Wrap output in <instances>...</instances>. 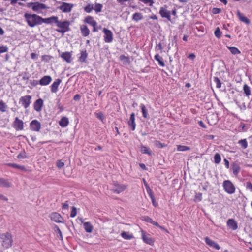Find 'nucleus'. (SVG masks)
Here are the masks:
<instances>
[{
  "mask_svg": "<svg viewBox=\"0 0 252 252\" xmlns=\"http://www.w3.org/2000/svg\"><path fill=\"white\" fill-rule=\"evenodd\" d=\"M104 40L106 43H111L113 40V34L111 30L105 28H103Z\"/></svg>",
  "mask_w": 252,
  "mask_h": 252,
  "instance_id": "f8f14e48",
  "label": "nucleus"
},
{
  "mask_svg": "<svg viewBox=\"0 0 252 252\" xmlns=\"http://www.w3.org/2000/svg\"><path fill=\"white\" fill-rule=\"evenodd\" d=\"M238 144L243 149H246L248 146V143L246 139H241L238 141Z\"/></svg>",
  "mask_w": 252,
  "mask_h": 252,
  "instance_id": "473e14b6",
  "label": "nucleus"
},
{
  "mask_svg": "<svg viewBox=\"0 0 252 252\" xmlns=\"http://www.w3.org/2000/svg\"><path fill=\"white\" fill-rule=\"evenodd\" d=\"M96 118H97L98 119H100L102 121H103V120L104 119L103 114L102 112H101L96 113Z\"/></svg>",
  "mask_w": 252,
  "mask_h": 252,
  "instance_id": "e2e57ef3",
  "label": "nucleus"
},
{
  "mask_svg": "<svg viewBox=\"0 0 252 252\" xmlns=\"http://www.w3.org/2000/svg\"><path fill=\"white\" fill-rule=\"evenodd\" d=\"M114 188L111 189L112 191L117 194H120V193L125 191L127 188V185L124 184H120L117 182H114L113 183Z\"/></svg>",
  "mask_w": 252,
  "mask_h": 252,
  "instance_id": "6e6552de",
  "label": "nucleus"
},
{
  "mask_svg": "<svg viewBox=\"0 0 252 252\" xmlns=\"http://www.w3.org/2000/svg\"><path fill=\"white\" fill-rule=\"evenodd\" d=\"M0 242L3 249H8L11 248L13 243L12 234L8 232L0 233Z\"/></svg>",
  "mask_w": 252,
  "mask_h": 252,
  "instance_id": "f257e3e1",
  "label": "nucleus"
},
{
  "mask_svg": "<svg viewBox=\"0 0 252 252\" xmlns=\"http://www.w3.org/2000/svg\"><path fill=\"white\" fill-rule=\"evenodd\" d=\"M204 240L206 244L213 249H214L216 250H219L220 249L219 245L208 237H206L204 238Z\"/></svg>",
  "mask_w": 252,
  "mask_h": 252,
  "instance_id": "dca6fc26",
  "label": "nucleus"
},
{
  "mask_svg": "<svg viewBox=\"0 0 252 252\" xmlns=\"http://www.w3.org/2000/svg\"><path fill=\"white\" fill-rule=\"evenodd\" d=\"M84 23L88 24L89 25L93 27V32H95L97 31L98 29L96 28L97 23L95 20H94L93 17L91 16H86L84 19Z\"/></svg>",
  "mask_w": 252,
  "mask_h": 252,
  "instance_id": "9b49d317",
  "label": "nucleus"
},
{
  "mask_svg": "<svg viewBox=\"0 0 252 252\" xmlns=\"http://www.w3.org/2000/svg\"><path fill=\"white\" fill-rule=\"evenodd\" d=\"M49 24H52L53 23H55L56 24L57 23L58 20V17L56 16H52L50 17H49Z\"/></svg>",
  "mask_w": 252,
  "mask_h": 252,
  "instance_id": "de8ad7c7",
  "label": "nucleus"
},
{
  "mask_svg": "<svg viewBox=\"0 0 252 252\" xmlns=\"http://www.w3.org/2000/svg\"><path fill=\"white\" fill-rule=\"evenodd\" d=\"M121 237L125 240H131L134 238L133 234L129 232L122 231L121 233Z\"/></svg>",
  "mask_w": 252,
  "mask_h": 252,
  "instance_id": "393cba45",
  "label": "nucleus"
},
{
  "mask_svg": "<svg viewBox=\"0 0 252 252\" xmlns=\"http://www.w3.org/2000/svg\"><path fill=\"white\" fill-rule=\"evenodd\" d=\"M128 125L132 131L135 129L136 123L135 122V114L134 113L130 114L129 120L128 121Z\"/></svg>",
  "mask_w": 252,
  "mask_h": 252,
  "instance_id": "5701e85b",
  "label": "nucleus"
},
{
  "mask_svg": "<svg viewBox=\"0 0 252 252\" xmlns=\"http://www.w3.org/2000/svg\"><path fill=\"white\" fill-rule=\"evenodd\" d=\"M237 16H238L240 21L248 24L250 23V20L249 19L245 16L243 14H241L239 11L237 12Z\"/></svg>",
  "mask_w": 252,
  "mask_h": 252,
  "instance_id": "2f4dec72",
  "label": "nucleus"
},
{
  "mask_svg": "<svg viewBox=\"0 0 252 252\" xmlns=\"http://www.w3.org/2000/svg\"><path fill=\"white\" fill-rule=\"evenodd\" d=\"M159 13L163 18H166L168 21L171 22V12L167 10V6L164 5L160 8Z\"/></svg>",
  "mask_w": 252,
  "mask_h": 252,
  "instance_id": "0eeeda50",
  "label": "nucleus"
},
{
  "mask_svg": "<svg viewBox=\"0 0 252 252\" xmlns=\"http://www.w3.org/2000/svg\"><path fill=\"white\" fill-rule=\"evenodd\" d=\"M80 31L82 36L84 37L88 36L90 34V30L88 27L85 25H82L80 27Z\"/></svg>",
  "mask_w": 252,
  "mask_h": 252,
  "instance_id": "b1692460",
  "label": "nucleus"
},
{
  "mask_svg": "<svg viewBox=\"0 0 252 252\" xmlns=\"http://www.w3.org/2000/svg\"><path fill=\"white\" fill-rule=\"evenodd\" d=\"M55 232L58 234L60 236V238L61 239H63V236H62V232L61 231V230L60 229V228H59V227L57 225L55 226Z\"/></svg>",
  "mask_w": 252,
  "mask_h": 252,
  "instance_id": "bf43d9fd",
  "label": "nucleus"
},
{
  "mask_svg": "<svg viewBox=\"0 0 252 252\" xmlns=\"http://www.w3.org/2000/svg\"><path fill=\"white\" fill-rule=\"evenodd\" d=\"M177 150L178 151L184 152L190 150V148L189 146L178 145H177Z\"/></svg>",
  "mask_w": 252,
  "mask_h": 252,
  "instance_id": "4c0bfd02",
  "label": "nucleus"
},
{
  "mask_svg": "<svg viewBox=\"0 0 252 252\" xmlns=\"http://www.w3.org/2000/svg\"><path fill=\"white\" fill-rule=\"evenodd\" d=\"M224 190L228 194H233L235 191V188L232 183L229 180H225L223 183Z\"/></svg>",
  "mask_w": 252,
  "mask_h": 252,
  "instance_id": "39448f33",
  "label": "nucleus"
},
{
  "mask_svg": "<svg viewBox=\"0 0 252 252\" xmlns=\"http://www.w3.org/2000/svg\"><path fill=\"white\" fill-rule=\"evenodd\" d=\"M246 188L247 189L252 191V184L250 182H246Z\"/></svg>",
  "mask_w": 252,
  "mask_h": 252,
  "instance_id": "0e129e2a",
  "label": "nucleus"
},
{
  "mask_svg": "<svg viewBox=\"0 0 252 252\" xmlns=\"http://www.w3.org/2000/svg\"><path fill=\"white\" fill-rule=\"evenodd\" d=\"M214 34L216 37L218 38H220L221 36V32L220 31V29L219 27H217L215 32H214Z\"/></svg>",
  "mask_w": 252,
  "mask_h": 252,
  "instance_id": "8fccbe9b",
  "label": "nucleus"
},
{
  "mask_svg": "<svg viewBox=\"0 0 252 252\" xmlns=\"http://www.w3.org/2000/svg\"><path fill=\"white\" fill-rule=\"evenodd\" d=\"M146 190H147V193L149 194V196H150L151 199L155 198V197L154 196L153 192L152 190L150 189V188L149 187H148V189L147 188Z\"/></svg>",
  "mask_w": 252,
  "mask_h": 252,
  "instance_id": "680f3d73",
  "label": "nucleus"
},
{
  "mask_svg": "<svg viewBox=\"0 0 252 252\" xmlns=\"http://www.w3.org/2000/svg\"><path fill=\"white\" fill-rule=\"evenodd\" d=\"M60 57L63 59V61H65L68 63H70L72 62V53L69 52H63Z\"/></svg>",
  "mask_w": 252,
  "mask_h": 252,
  "instance_id": "a211bd4d",
  "label": "nucleus"
},
{
  "mask_svg": "<svg viewBox=\"0 0 252 252\" xmlns=\"http://www.w3.org/2000/svg\"><path fill=\"white\" fill-rule=\"evenodd\" d=\"M32 96L26 95L22 96L19 99V103L25 109L28 108L31 103Z\"/></svg>",
  "mask_w": 252,
  "mask_h": 252,
  "instance_id": "1a4fd4ad",
  "label": "nucleus"
},
{
  "mask_svg": "<svg viewBox=\"0 0 252 252\" xmlns=\"http://www.w3.org/2000/svg\"><path fill=\"white\" fill-rule=\"evenodd\" d=\"M141 151L142 153H144V154H147L149 155H151V151H150V150L149 149V148L145 147V146H142L141 148Z\"/></svg>",
  "mask_w": 252,
  "mask_h": 252,
  "instance_id": "37998d69",
  "label": "nucleus"
},
{
  "mask_svg": "<svg viewBox=\"0 0 252 252\" xmlns=\"http://www.w3.org/2000/svg\"><path fill=\"white\" fill-rule=\"evenodd\" d=\"M154 59L158 62V64L160 66H162V67H164L165 66V63H164V62L163 61V59L162 58V57H161L159 54H157L155 57H154Z\"/></svg>",
  "mask_w": 252,
  "mask_h": 252,
  "instance_id": "c756f323",
  "label": "nucleus"
},
{
  "mask_svg": "<svg viewBox=\"0 0 252 252\" xmlns=\"http://www.w3.org/2000/svg\"><path fill=\"white\" fill-rule=\"evenodd\" d=\"M17 158L18 159H24L27 158L26 153L25 152L20 153L17 155Z\"/></svg>",
  "mask_w": 252,
  "mask_h": 252,
  "instance_id": "052dcab7",
  "label": "nucleus"
},
{
  "mask_svg": "<svg viewBox=\"0 0 252 252\" xmlns=\"http://www.w3.org/2000/svg\"><path fill=\"white\" fill-rule=\"evenodd\" d=\"M221 12V10L219 8H214L212 9V13L214 14H217L220 13Z\"/></svg>",
  "mask_w": 252,
  "mask_h": 252,
  "instance_id": "69168bd1",
  "label": "nucleus"
},
{
  "mask_svg": "<svg viewBox=\"0 0 252 252\" xmlns=\"http://www.w3.org/2000/svg\"><path fill=\"white\" fill-rule=\"evenodd\" d=\"M50 219L53 221L57 223H63V218L62 216L57 212H54L50 215Z\"/></svg>",
  "mask_w": 252,
  "mask_h": 252,
  "instance_id": "f3484780",
  "label": "nucleus"
},
{
  "mask_svg": "<svg viewBox=\"0 0 252 252\" xmlns=\"http://www.w3.org/2000/svg\"><path fill=\"white\" fill-rule=\"evenodd\" d=\"M87 13H90L94 9V6L92 4H88L84 8Z\"/></svg>",
  "mask_w": 252,
  "mask_h": 252,
  "instance_id": "a19ab883",
  "label": "nucleus"
},
{
  "mask_svg": "<svg viewBox=\"0 0 252 252\" xmlns=\"http://www.w3.org/2000/svg\"><path fill=\"white\" fill-rule=\"evenodd\" d=\"M40 25H41L42 23L49 24V18H43L41 16H40Z\"/></svg>",
  "mask_w": 252,
  "mask_h": 252,
  "instance_id": "13d9d810",
  "label": "nucleus"
},
{
  "mask_svg": "<svg viewBox=\"0 0 252 252\" xmlns=\"http://www.w3.org/2000/svg\"><path fill=\"white\" fill-rule=\"evenodd\" d=\"M8 108L7 105L2 100H0V111L1 112H6L7 109Z\"/></svg>",
  "mask_w": 252,
  "mask_h": 252,
  "instance_id": "72a5a7b5",
  "label": "nucleus"
},
{
  "mask_svg": "<svg viewBox=\"0 0 252 252\" xmlns=\"http://www.w3.org/2000/svg\"><path fill=\"white\" fill-rule=\"evenodd\" d=\"M102 7V4L100 3H96L95 4L94 7V9L95 10L96 13H99L101 11Z\"/></svg>",
  "mask_w": 252,
  "mask_h": 252,
  "instance_id": "79ce46f5",
  "label": "nucleus"
},
{
  "mask_svg": "<svg viewBox=\"0 0 252 252\" xmlns=\"http://www.w3.org/2000/svg\"><path fill=\"white\" fill-rule=\"evenodd\" d=\"M56 166L59 169H61L64 166V163L61 160L59 159L57 160Z\"/></svg>",
  "mask_w": 252,
  "mask_h": 252,
  "instance_id": "603ef678",
  "label": "nucleus"
},
{
  "mask_svg": "<svg viewBox=\"0 0 252 252\" xmlns=\"http://www.w3.org/2000/svg\"><path fill=\"white\" fill-rule=\"evenodd\" d=\"M40 123L37 120H33L30 123V128L32 131L39 132L41 129Z\"/></svg>",
  "mask_w": 252,
  "mask_h": 252,
  "instance_id": "4468645a",
  "label": "nucleus"
},
{
  "mask_svg": "<svg viewBox=\"0 0 252 252\" xmlns=\"http://www.w3.org/2000/svg\"><path fill=\"white\" fill-rule=\"evenodd\" d=\"M24 16L29 27L33 28L37 25H40V16L36 14L26 13Z\"/></svg>",
  "mask_w": 252,
  "mask_h": 252,
  "instance_id": "f03ea898",
  "label": "nucleus"
},
{
  "mask_svg": "<svg viewBox=\"0 0 252 252\" xmlns=\"http://www.w3.org/2000/svg\"><path fill=\"white\" fill-rule=\"evenodd\" d=\"M240 170L239 165L236 163H234L232 165L233 173L235 175H237Z\"/></svg>",
  "mask_w": 252,
  "mask_h": 252,
  "instance_id": "e433bc0d",
  "label": "nucleus"
},
{
  "mask_svg": "<svg viewBox=\"0 0 252 252\" xmlns=\"http://www.w3.org/2000/svg\"><path fill=\"white\" fill-rule=\"evenodd\" d=\"M24 124L22 120L16 117L13 122L12 126L16 131H21L24 129Z\"/></svg>",
  "mask_w": 252,
  "mask_h": 252,
  "instance_id": "ddd939ff",
  "label": "nucleus"
},
{
  "mask_svg": "<svg viewBox=\"0 0 252 252\" xmlns=\"http://www.w3.org/2000/svg\"><path fill=\"white\" fill-rule=\"evenodd\" d=\"M70 22L68 20L61 21L58 20L56 24L57 26L59 28L56 31L59 33L64 34L65 32L70 31Z\"/></svg>",
  "mask_w": 252,
  "mask_h": 252,
  "instance_id": "20e7f679",
  "label": "nucleus"
},
{
  "mask_svg": "<svg viewBox=\"0 0 252 252\" xmlns=\"http://www.w3.org/2000/svg\"><path fill=\"white\" fill-rule=\"evenodd\" d=\"M226 223L227 227L232 230H236L238 228V223L233 219H228Z\"/></svg>",
  "mask_w": 252,
  "mask_h": 252,
  "instance_id": "412c9836",
  "label": "nucleus"
},
{
  "mask_svg": "<svg viewBox=\"0 0 252 252\" xmlns=\"http://www.w3.org/2000/svg\"><path fill=\"white\" fill-rule=\"evenodd\" d=\"M214 162L216 164H219L221 161V157L219 153H217L214 155Z\"/></svg>",
  "mask_w": 252,
  "mask_h": 252,
  "instance_id": "ea45409f",
  "label": "nucleus"
},
{
  "mask_svg": "<svg viewBox=\"0 0 252 252\" xmlns=\"http://www.w3.org/2000/svg\"><path fill=\"white\" fill-rule=\"evenodd\" d=\"M61 5L58 7V9L61 10L63 13H69L70 12L74 6V5L72 3H66V2H59Z\"/></svg>",
  "mask_w": 252,
  "mask_h": 252,
  "instance_id": "9d476101",
  "label": "nucleus"
},
{
  "mask_svg": "<svg viewBox=\"0 0 252 252\" xmlns=\"http://www.w3.org/2000/svg\"><path fill=\"white\" fill-rule=\"evenodd\" d=\"M143 18V16L141 13L136 12L134 13L132 17V19L136 22H138Z\"/></svg>",
  "mask_w": 252,
  "mask_h": 252,
  "instance_id": "c85d7f7f",
  "label": "nucleus"
},
{
  "mask_svg": "<svg viewBox=\"0 0 252 252\" xmlns=\"http://www.w3.org/2000/svg\"><path fill=\"white\" fill-rule=\"evenodd\" d=\"M68 124V119L66 117H63L59 122V124L62 127H65L67 126Z\"/></svg>",
  "mask_w": 252,
  "mask_h": 252,
  "instance_id": "a878e982",
  "label": "nucleus"
},
{
  "mask_svg": "<svg viewBox=\"0 0 252 252\" xmlns=\"http://www.w3.org/2000/svg\"><path fill=\"white\" fill-rule=\"evenodd\" d=\"M53 58V57L49 55H44L42 56L41 60L42 61H44L45 62H48L50 60H51Z\"/></svg>",
  "mask_w": 252,
  "mask_h": 252,
  "instance_id": "49530a36",
  "label": "nucleus"
},
{
  "mask_svg": "<svg viewBox=\"0 0 252 252\" xmlns=\"http://www.w3.org/2000/svg\"><path fill=\"white\" fill-rule=\"evenodd\" d=\"M202 199V194L200 192L196 193L194 196V201L195 202H200Z\"/></svg>",
  "mask_w": 252,
  "mask_h": 252,
  "instance_id": "c03bdc74",
  "label": "nucleus"
},
{
  "mask_svg": "<svg viewBox=\"0 0 252 252\" xmlns=\"http://www.w3.org/2000/svg\"><path fill=\"white\" fill-rule=\"evenodd\" d=\"M143 220H144L145 221L150 223L151 224H152L153 221V220H152V219H151V218H150L149 217H148L147 216L143 217Z\"/></svg>",
  "mask_w": 252,
  "mask_h": 252,
  "instance_id": "6e6d98bb",
  "label": "nucleus"
},
{
  "mask_svg": "<svg viewBox=\"0 0 252 252\" xmlns=\"http://www.w3.org/2000/svg\"><path fill=\"white\" fill-rule=\"evenodd\" d=\"M213 80L216 84V87L217 88H220L221 87V83L220 79L217 77H214Z\"/></svg>",
  "mask_w": 252,
  "mask_h": 252,
  "instance_id": "a18cd8bd",
  "label": "nucleus"
},
{
  "mask_svg": "<svg viewBox=\"0 0 252 252\" xmlns=\"http://www.w3.org/2000/svg\"><path fill=\"white\" fill-rule=\"evenodd\" d=\"M120 60L121 61L126 62H129V59L128 57H126L124 55H122L120 56Z\"/></svg>",
  "mask_w": 252,
  "mask_h": 252,
  "instance_id": "5fc2aeb1",
  "label": "nucleus"
},
{
  "mask_svg": "<svg viewBox=\"0 0 252 252\" xmlns=\"http://www.w3.org/2000/svg\"><path fill=\"white\" fill-rule=\"evenodd\" d=\"M80 98H81L80 95L79 94H76L74 96L73 99L75 101H78V100H80Z\"/></svg>",
  "mask_w": 252,
  "mask_h": 252,
  "instance_id": "774afa93",
  "label": "nucleus"
},
{
  "mask_svg": "<svg viewBox=\"0 0 252 252\" xmlns=\"http://www.w3.org/2000/svg\"><path fill=\"white\" fill-rule=\"evenodd\" d=\"M88 56V54L86 49L80 51L78 61L81 63H86Z\"/></svg>",
  "mask_w": 252,
  "mask_h": 252,
  "instance_id": "6ab92c4d",
  "label": "nucleus"
},
{
  "mask_svg": "<svg viewBox=\"0 0 252 252\" xmlns=\"http://www.w3.org/2000/svg\"><path fill=\"white\" fill-rule=\"evenodd\" d=\"M243 90L245 95L247 96H249L251 94V91L250 87L246 84L243 86Z\"/></svg>",
  "mask_w": 252,
  "mask_h": 252,
  "instance_id": "f704fd0d",
  "label": "nucleus"
},
{
  "mask_svg": "<svg viewBox=\"0 0 252 252\" xmlns=\"http://www.w3.org/2000/svg\"><path fill=\"white\" fill-rule=\"evenodd\" d=\"M149 18L156 21H157L158 19V17H157V16L154 14H152L151 15H150L149 16Z\"/></svg>",
  "mask_w": 252,
  "mask_h": 252,
  "instance_id": "338daca9",
  "label": "nucleus"
},
{
  "mask_svg": "<svg viewBox=\"0 0 252 252\" xmlns=\"http://www.w3.org/2000/svg\"><path fill=\"white\" fill-rule=\"evenodd\" d=\"M140 106V108H141V112H142V116L145 119L148 118V110L146 108V106L143 104H141Z\"/></svg>",
  "mask_w": 252,
  "mask_h": 252,
  "instance_id": "7c9ffc66",
  "label": "nucleus"
},
{
  "mask_svg": "<svg viewBox=\"0 0 252 252\" xmlns=\"http://www.w3.org/2000/svg\"><path fill=\"white\" fill-rule=\"evenodd\" d=\"M155 145L158 148H162L166 146L165 144L162 143L160 141L158 140L155 141Z\"/></svg>",
  "mask_w": 252,
  "mask_h": 252,
  "instance_id": "09e8293b",
  "label": "nucleus"
},
{
  "mask_svg": "<svg viewBox=\"0 0 252 252\" xmlns=\"http://www.w3.org/2000/svg\"><path fill=\"white\" fill-rule=\"evenodd\" d=\"M76 215H77V209H76V207H72L71 208V213H70V217L71 218H74L76 216Z\"/></svg>",
  "mask_w": 252,
  "mask_h": 252,
  "instance_id": "864d4df0",
  "label": "nucleus"
},
{
  "mask_svg": "<svg viewBox=\"0 0 252 252\" xmlns=\"http://www.w3.org/2000/svg\"><path fill=\"white\" fill-rule=\"evenodd\" d=\"M84 228L86 232L91 233L93 230V226L90 222L84 223Z\"/></svg>",
  "mask_w": 252,
  "mask_h": 252,
  "instance_id": "bb28decb",
  "label": "nucleus"
},
{
  "mask_svg": "<svg viewBox=\"0 0 252 252\" xmlns=\"http://www.w3.org/2000/svg\"><path fill=\"white\" fill-rule=\"evenodd\" d=\"M141 238L143 241V242L149 245L153 246L154 244L155 240L151 236L150 234L146 233L143 230H141Z\"/></svg>",
  "mask_w": 252,
  "mask_h": 252,
  "instance_id": "423d86ee",
  "label": "nucleus"
},
{
  "mask_svg": "<svg viewBox=\"0 0 252 252\" xmlns=\"http://www.w3.org/2000/svg\"><path fill=\"white\" fill-rule=\"evenodd\" d=\"M8 48L6 46H0V54L8 52Z\"/></svg>",
  "mask_w": 252,
  "mask_h": 252,
  "instance_id": "4d7b16f0",
  "label": "nucleus"
},
{
  "mask_svg": "<svg viewBox=\"0 0 252 252\" xmlns=\"http://www.w3.org/2000/svg\"><path fill=\"white\" fill-rule=\"evenodd\" d=\"M62 82V80L60 78L56 79L50 86L51 92L52 93H56L58 90V87Z\"/></svg>",
  "mask_w": 252,
  "mask_h": 252,
  "instance_id": "aec40b11",
  "label": "nucleus"
},
{
  "mask_svg": "<svg viewBox=\"0 0 252 252\" xmlns=\"http://www.w3.org/2000/svg\"><path fill=\"white\" fill-rule=\"evenodd\" d=\"M146 4H148L150 6H152L154 2L153 0H139Z\"/></svg>",
  "mask_w": 252,
  "mask_h": 252,
  "instance_id": "3c124183",
  "label": "nucleus"
},
{
  "mask_svg": "<svg viewBox=\"0 0 252 252\" xmlns=\"http://www.w3.org/2000/svg\"><path fill=\"white\" fill-rule=\"evenodd\" d=\"M52 77L49 75H46L42 77L39 81V83L41 86H47L52 81Z\"/></svg>",
  "mask_w": 252,
  "mask_h": 252,
  "instance_id": "4be33fe9",
  "label": "nucleus"
},
{
  "mask_svg": "<svg viewBox=\"0 0 252 252\" xmlns=\"http://www.w3.org/2000/svg\"><path fill=\"white\" fill-rule=\"evenodd\" d=\"M230 52L233 55L240 54V51L236 47H228Z\"/></svg>",
  "mask_w": 252,
  "mask_h": 252,
  "instance_id": "58836bf2",
  "label": "nucleus"
},
{
  "mask_svg": "<svg viewBox=\"0 0 252 252\" xmlns=\"http://www.w3.org/2000/svg\"><path fill=\"white\" fill-rule=\"evenodd\" d=\"M5 165L8 166L12 167L13 168L18 169L23 171H26V170L24 166L20 165L15 163H8Z\"/></svg>",
  "mask_w": 252,
  "mask_h": 252,
  "instance_id": "cd10ccee",
  "label": "nucleus"
},
{
  "mask_svg": "<svg viewBox=\"0 0 252 252\" xmlns=\"http://www.w3.org/2000/svg\"><path fill=\"white\" fill-rule=\"evenodd\" d=\"M44 105V101L43 100L39 98L35 101L33 103V108L34 110L37 112H40L42 111V108Z\"/></svg>",
  "mask_w": 252,
  "mask_h": 252,
  "instance_id": "2eb2a0df",
  "label": "nucleus"
},
{
  "mask_svg": "<svg viewBox=\"0 0 252 252\" xmlns=\"http://www.w3.org/2000/svg\"><path fill=\"white\" fill-rule=\"evenodd\" d=\"M26 6L28 8H32L34 12L39 14L42 13L43 10L48 8L45 4L39 2H29L27 3Z\"/></svg>",
  "mask_w": 252,
  "mask_h": 252,
  "instance_id": "7ed1b4c3",
  "label": "nucleus"
},
{
  "mask_svg": "<svg viewBox=\"0 0 252 252\" xmlns=\"http://www.w3.org/2000/svg\"><path fill=\"white\" fill-rule=\"evenodd\" d=\"M0 186L4 187H10V183L7 180L0 178Z\"/></svg>",
  "mask_w": 252,
  "mask_h": 252,
  "instance_id": "c9c22d12",
  "label": "nucleus"
}]
</instances>
